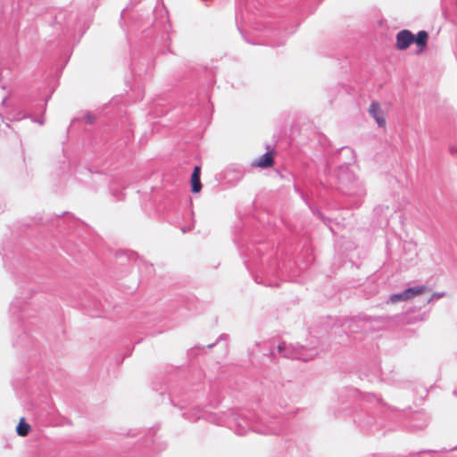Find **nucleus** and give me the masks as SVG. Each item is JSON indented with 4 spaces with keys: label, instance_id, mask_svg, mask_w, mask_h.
<instances>
[{
    "label": "nucleus",
    "instance_id": "obj_1",
    "mask_svg": "<svg viewBox=\"0 0 457 457\" xmlns=\"http://www.w3.org/2000/svg\"><path fill=\"white\" fill-rule=\"evenodd\" d=\"M428 288L425 286L416 287H410L400 294L392 295L389 298L391 303H396L402 301L411 300L418 295L427 292Z\"/></svg>",
    "mask_w": 457,
    "mask_h": 457
},
{
    "label": "nucleus",
    "instance_id": "obj_2",
    "mask_svg": "<svg viewBox=\"0 0 457 457\" xmlns=\"http://www.w3.org/2000/svg\"><path fill=\"white\" fill-rule=\"evenodd\" d=\"M414 43V35L407 29L401 30L396 35V48L398 50H406Z\"/></svg>",
    "mask_w": 457,
    "mask_h": 457
},
{
    "label": "nucleus",
    "instance_id": "obj_3",
    "mask_svg": "<svg viewBox=\"0 0 457 457\" xmlns=\"http://www.w3.org/2000/svg\"><path fill=\"white\" fill-rule=\"evenodd\" d=\"M369 113L375 119L379 127L386 126V119L379 103L372 102L369 107Z\"/></svg>",
    "mask_w": 457,
    "mask_h": 457
},
{
    "label": "nucleus",
    "instance_id": "obj_4",
    "mask_svg": "<svg viewBox=\"0 0 457 457\" xmlns=\"http://www.w3.org/2000/svg\"><path fill=\"white\" fill-rule=\"evenodd\" d=\"M274 165L273 152H268L253 162V166L265 169Z\"/></svg>",
    "mask_w": 457,
    "mask_h": 457
},
{
    "label": "nucleus",
    "instance_id": "obj_5",
    "mask_svg": "<svg viewBox=\"0 0 457 457\" xmlns=\"http://www.w3.org/2000/svg\"><path fill=\"white\" fill-rule=\"evenodd\" d=\"M200 173L201 169L199 166H195L194 168L193 173L191 175V188L193 193H199L202 189V183L200 180Z\"/></svg>",
    "mask_w": 457,
    "mask_h": 457
},
{
    "label": "nucleus",
    "instance_id": "obj_6",
    "mask_svg": "<svg viewBox=\"0 0 457 457\" xmlns=\"http://www.w3.org/2000/svg\"><path fill=\"white\" fill-rule=\"evenodd\" d=\"M428 39V34L425 30H420L416 37L414 36V42L420 47V52L426 47Z\"/></svg>",
    "mask_w": 457,
    "mask_h": 457
},
{
    "label": "nucleus",
    "instance_id": "obj_7",
    "mask_svg": "<svg viewBox=\"0 0 457 457\" xmlns=\"http://www.w3.org/2000/svg\"><path fill=\"white\" fill-rule=\"evenodd\" d=\"M30 429V425L25 421L24 418H21L16 427L17 434L21 436H26L29 433Z\"/></svg>",
    "mask_w": 457,
    "mask_h": 457
},
{
    "label": "nucleus",
    "instance_id": "obj_8",
    "mask_svg": "<svg viewBox=\"0 0 457 457\" xmlns=\"http://www.w3.org/2000/svg\"><path fill=\"white\" fill-rule=\"evenodd\" d=\"M84 120L88 124H92L95 121V117L90 113H87L84 117Z\"/></svg>",
    "mask_w": 457,
    "mask_h": 457
},
{
    "label": "nucleus",
    "instance_id": "obj_9",
    "mask_svg": "<svg viewBox=\"0 0 457 457\" xmlns=\"http://www.w3.org/2000/svg\"><path fill=\"white\" fill-rule=\"evenodd\" d=\"M444 295H445V294H444V293H441V294H434V295H432V297L430 298L429 302H430V301H432V299H434V298H440V297H443Z\"/></svg>",
    "mask_w": 457,
    "mask_h": 457
}]
</instances>
